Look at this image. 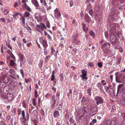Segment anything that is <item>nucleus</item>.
I'll list each match as a JSON object with an SVG mask.
<instances>
[{"label":"nucleus","mask_w":125,"mask_h":125,"mask_svg":"<svg viewBox=\"0 0 125 125\" xmlns=\"http://www.w3.org/2000/svg\"><path fill=\"white\" fill-rule=\"evenodd\" d=\"M91 89L90 88H88L87 89V92L88 95L90 96L91 95Z\"/></svg>","instance_id":"nucleus-29"},{"label":"nucleus","mask_w":125,"mask_h":125,"mask_svg":"<svg viewBox=\"0 0 125 125\" xmlns=\"http://www.w3.org/2000/svg\"><path fill=\"white\" fill-rule=\"evenodd\" d=\"M118 26L117 24L115 23H112L108 26L107 28L109 31V35L110 36H115V35H117L118 31L116 28Z\"/></svg>","instance_id":"nucleus-1"},{"label":"nucleus","mask_w":125,"mask_h":125,"mask_svg":"<svg viewBox=\"0 0 125 125\" xmlns=\"http://www.w3.org/2000/svg\"><path fill=\"white\" fill-rule=\"evenodd\" d=\"M53 115L54 118L58 117L60 115L59 112L56 110L54 111Z\"/></svg>","instance_id":"nucleus-15"},{"label":"nucleus","mask_w":125,"mask_h":125,"mask_svg":"<svg viewBox=\"0 0 125 125\" xmlns=\"http://www.w3.org/2000/svg\"><path fill=\"white\" fill-rule=\"evenodd\" d=\"M78 36L77 33L74 34L72 36V42L77 45H80L81 44L80 40L78 39Z\"/></svg>","instance_id":"nucleus-2"},{"label":"nucleus","mask_w":125,"mask_h":125,"mask_svg":"<svg viewBox=\"0 0 125 125\" xmlns=\"http://www.w3.org/2000/svg\"><path fill=\"white\" fill-rule=\"evenodd\" d=\"M9 72L10 74H11L12 75L13 74H14L13 70L10 69L9 70Z\"/></svg>","instance_id":"nucleus-42"},{"label":"nucleus","mask_w":125,"mask_h":125,"mask_svg":"<svg viewBox=\"0 0 125 125\" xmlns=\"http://www.w3.org/2000/svg\"><path fill=\"white\" fill-rule=\"evenodd\" d=\"M34 123L35 125H37V123L38 121L36 120H33L32 121Z\"/></svg>","instance_id":"nucleus-38"},{"label":"nucleus","mask_w":125,"mask_h":125,"mask_svg":"<svg viewBox=\"0 0 125 125\" xmlns=\"http://www.w3.org/2000/svg\"><path fill=\"white\" fill-rule=\"evenodd\" d=\"M97 65L99 67H101L102 66V65L101 62H99L97 63Z\"/></svg>","instance_id":"nucleus-54"},{"label":"nucleus","mask_w":125,"mask_h":125,"mask_svg":"<svg viewBox=\"0 0 125 125\" xmlns=\"http://www.w3.org/2000/svg\"><path fill=\"white\" fill-rule=\"evenodd\" d=\"M41 115H44L45 113L44 110L43 109H41Z\"/></svg>","instance_id":"nucleus-48"},{"label":"nucleus","mask_w":125,"mask_h":125,"mask_svg":"<svg viewBox=\"0 0 125 125\" xmlns=\"http://www.w3.org/2000/svg\"><path fill=\"white\" fill-rule=\"evenodd\" d=\"M20 14L19 12L16 13L14 14L13 15V18L15 19L16 17Z\"/></svg>","instance_id":"nucleus-37"},{"label":"nucleus","mask_w":125,"mask_h":125,"mask_svg":"<svg viewBox=\"0 0 125 125\" xmlns=\"http://www.w3.org/2000/svg\"><path fill=\"white\" fill-rule=\"evenodd\" d=\"M43 4H44V6L46 7V6H47V3L45 0H43Z\"/></svg>","instance_id":"nucleus-62"},{"label":"nucleus","mask_w":125,"mask_h":125,"mask_svg":"<svg viewBox=\"0 0 125 125\" xmlns=\"http://www.w3.org/2000/svg\"><path fill=\"white\" fill-rule=\"evenodd\" d=\"M85 18L86 21L88 22H89L91 21V18L88 16L87 14H86L85 16Z\"/></svg>","instance_id":"nucleus-17"},{"label":"nucleus","mask_w":125,"mask_h":125,"mask_svg":"<svg viewBox=\"0 0 125 125\" xmlns=\"http://www.w3.org/2000/svg\"><path fill=\"white\" fill-rule=\"evenodd\" d=\"M51 56L50 55H49L46 56L45 59V61H47L49 60V59L50 58Z\"/></svg>","instance_id":"nucleus-47"},{"label":"nucleus","mask_w":125,"mask_h":125,"mask_svg":"<svg viewBox=\"0 0 125 125\" xmlns=\"http://www.w3.org/2000/svg\"><path fill=\"white\" fill-rule=\"evenodd\" d=\"M97 86L98 88H100V89L102 90V88H103V86L101 83H98L97 84Z\"/></svg>","instance_id":"nucleus-30"},{"label":"nucleus","mask_w":125,"mask_h":125,"mask_svg":"<svg viewBox=\"0 0 125 125\" xmlns=\"http://www.w3.org/2000/svg\"><path fill=\"white\" fill-rule=\"evenodd\" d=\"M94 63L93 62H89L88 64V65L90 67H93L94 66Z\"/></svg>","instance_id":"nucleus-34"},{"label":"nucleus","mask_w":125,"mask_h":125,"mask_svg":"<svg viewBox=\"0 0 125 125\" xmlns=\"http://www.w3.org/2000/svg\"><path fill=\"white\" fill-rule=\"evenodd\" d=\"M113 9L111 10V13L110 14L109 18L111 17V18L114 20H115L118 19V16L117 15V14L116 13L112 12V10Z\"/></svg>","instance_id":"nucleus-8"},{"label":"nucleus","mask_w":125,"mask_h":125,"mask_svg":"<svg viewBox=\"0 0 125 125\" xmlns=\"http://www.w3.org/2000/svg\"><path fill=\"white\" fill-rule=\"evenodd\" d=\"M22 106L24 107V108H26V105L25 103L24 102H23L22 103Z\"/></svg>","instance_id":"nucleus-61"},{"label":"nucleus","mask_w":125,"mask_h":125,"mask_svg":"<svg viewBox=\"0 0 125 125\" xmlns=\"http://www.w3.org/2000/svg\"><path fill=\"white\" fill-rule=\"evenodd\" d=\"M36 27L42 31L44 30V29H46L47 28L46 25L43 23H40L39 25H36Z\"/></svg>","instance_id":"nucleus-10"},{"label":"nucleus","mask_w":125,"mask_h":125,"mask_svg":"<svg viewBox=\"0 0 125 125\" xmlns=\"http://www.w3.org/2000/svg\"><path fill=\"white\" fill-rule=\"evenodd\" d=\"M69 115H68L67 114L65 115V118L67 120H69Z\"/></svg>","instance_id":"nucleus-57"},{"label":"nucleus","mask_w":125,"mask_h":125,"mask_svg":"<svg viewBox=\"0 0 125 125\" xmlns=\"http://www.w3.org/2000/svg\"><path fill=\"white\" fill-rule=\"evenodd\" d=\"M101 83L103 85H104L106 84V82L104 80H102L101 81Z\"/></svg>","instance_id":"nucleus-50"},{"label":"nucleus","mask_w":125,"mask_h":125,"mask_svg":"<svg viewBox=\"0 0 125 125\" xmlns=\"http://www.w3.org/2000/svg\"><path fill=\"white\" fill-rule=\"evenodd\" d=\"M109 48H106L104 51V52L107 54L110 52V51L109 49L110 48V47H109Z\"/></svg>","instance_id":"nucleus-19"},{"label":"nucleus","mask_w":125,"mask_h":125,"mask_svg":"<svg viewBox=\"0 0 125 125\" xmlns=\"http://www.w3.org/2000/svg\"><path fill=\"white\" fill-rule=\"evenodd\" d=\"M30 13L28 12H27V11H26L24 13V16L26 17H29V16H30Z\"/></svg>","instance_id":"nucleus-21"},{"label":"nucleus","mask_w":125,"mask_h":125,"mask_svg":"<svg viewBox=\"0 0 125 125\" xmlns=\"http://www.w3.org/2000/svg\"><path fill=\"white\" fill-rule=\"evenodd\" d=\"M18 4L17 2H15L14 3L13 6L15 8H16L18 6Z\"/></svg>","instance_id":"nucleus-53"},{"label":"nucleus","mask_w":125,"mask_h":125,"mask_svg":"<svg viewBox=\"0 0 125 125\" xmlns=\"http://www.w3.org/2000/svg\"><path fill=\"white\" fill-rule=\"evenodd\" d=\"M123 85L122 84H119L118 86L117 87V94L120 91L121 92H122L124 89L125 88H123V90H120V89L123 86Z\"/></svg>","instance_id":"nucleus-14"},{"label":"nucleus","mask_w":125,"mask_h":125,"mask_svg":"<svg viewBox=\"0 0 125 125\" xmlns=\"http://www.w3.org/2000/svg\"><path fill=\"white\" fill-rule=\"evenodd\" d=\"M89 13L91 15H93V10H90L89 11Z\"/></svg>","instance_id":"nucleus-63"},{"label":"nucleus","mask_w":125,"mask_h":125,"mask_svg":"<svg viewBox=\"0 0 125 125\" xmlns=\"http://www.w3.org/2000/svg\"><path fill=\"white\" fill-rule=\"evenodd\" d=\"M41 99L40 98H39L38 99V105L39 106H40V103L41 102Z\"/></svg>","instance_id":"nucleus-55"},{"label":"nucleus","mask_w":125,"mask_h":125,"mask_svg":"<svg viewBox=\"0 0 125 125\" xmlns=\"http://www.w3.org/2000/svg\"><path fill=\"white\" fill-rule=\"evenodd\" d=\"M125 74L124 73L120 74L118 76H116L115 77V79L117 82L121 83L123 79L124 78Z\"/></svg>","instance_id":"nucleus-5"},{"label":"nucleus","mask_w":125,"mask_h":125,"mask_svg":"<svg viewBox=\"0 0 125 125\" xmlns=\"http://www.w3.org/2000/svg\"><path fill=\"white\" fill-rule=\"evenodd\" d=\"M9 13V11L7 9H5L4 11V13L5 15H7Z\"/></svg>","instance_id":"nucleus-40"},{"label":"nucleus","mask_w":125,"mask_h":125,"mask_svg":"<svg viewBox=\"0 0 125 125\" xmlns=\"http://www.w3.org/2000/svg\"><path fill=\"white\" fill-rule=\"evenodd\" d=\"M91 113L93 114H92V115L93 116L95 115L96 113V111H94L93 110H91Z\"/></svg>","instance_id":"nucleus-43"},{"label":"nucleus","mask_w":125,"mask_h":125,"mask_svg":"<svg viewBox=\"0 0 125 125\" xmlns=\"http://www.w3.org/2000/svg\"><path fill=\"white\" fill-rule=\"evenodd\" d=\"M0 20L4 23L6 21V20L4 18H1L0 19Z\"/></svg>","instance_id":"nucleus-49"},{"label":"nucleus","mask_w":125,"mask_h":125,"mask_svg":"<svg viewBox=\"0 0 125 125\" xmlns=\"http://www.w3.org/2000/svg\"><path fill=\"white\" fill-rule=\"evenodd\" d=\"M84 115V114H83V115L80 116L79 117V119L80 120H81L82 121V119L84 117V116H83Z\"/></svg>","instance_id":"nucleus-56"},{"label":"nucleus","mask_w":125,"mask_h":125,"mask_svg":"<svg viewBox=\"0 0 125 125\" xmlns=\"http://www.w3.org/2000/svg\"><path fill=\"white\" fill-rule=\"evenodd\" d=\"M10 79V78L7 76L6 74H4L0 77V83H7Z\"/></svg>","instance_id":"nucleus-3"},{"label":"nucleus","mask_w":125,"mask_h":125,"mask_svg":"<svg viewBox=\"0 0 125 125\" xmlns=\"http://www.w3.org/2000/svg\"><path fill=\"white\" fill-rule=\"evenodd\" d=\"M73 78L76 81H77L78 78L77 77V75L76 74H75L73 76Z\"/></svg>","instance_id":"nucleus-51"},{"label":"nucleus","mask_w":125,"mask_h":125,"mask_svg":"<svg viewBox=\"0 0 125 125\" xmlns=\"http://www.w3.org/2000/svg\"><path fill=\"white\" fill-rule=\"evenodd\" d=\"M7 100L8 101L11 100L13 99V94L11 93H7Z\"/></svg>","instance_id":"nucleus-13"},{"label":"nucleus","mask_w":125,"mask_h":125,"mask_svg":"<svg viewBox=\"0 0 125 125\" xmlns=\"http://www.w3.org/2000/svg\"><path fill=\"white\" fill-rule=\"evenodd\" d=\"M42 42L44 47H47L48 46V45L46 41L42 39Z\"/></svg>","instance_id":"nucleus-16"},{"label":"nucleus","mask_w":125,"mask_h":125,"mask_svg":"<svg viewBox=\"0 0 125 125\" xmlns=\"http://www.w3.org/2000/svg\"><path fill=\"white\" fill-rule=\"evenodd\" d=\"M10 65L11 66H14L15 63L13 60H11L10 62Z\"/></svg>","instance_id":"nucleus-27"},{"label":"nucleus","mask_w":125,"mask_h":125,"mask_svg":"<svg viewBox=\"0 0 125 125\" xmlns=\"http://www.w3.org/2000/svg\"><path fill=\"white\" fill-rule=\"evenodd\" d=\"M110 44L109 42H106L104 43L101 46V48L102 49H103L104 48L108 46H110Z\"/></svg>","instance_id":"nucleus-18"},{"label":"nucleus","mask_w":125,"mask_h":125,"mask_svg":"<svg viewBox=\"0 0 125 125\" xmlns=\"http://www.w3.org/2000/svg\"><path fill=\"white\" fill-rule=\"evenodd\" d=\"M82 74L80 76V77L82 78V80L84 81H86L88 78L86 76H87V71L84 69L81 72Z\"/></svg>","instance_id":"nucleus-7"},{"label":"nucleus","mask_w":125,"mask_h":125,"mask_svg":"<svg viewBox=\"0 0 125 125\" xmlns=\"http://www.w3.org/2000/svg\"><path fill=\"white\" fill-rule=\"evenodd\" d=\"M54 16L57 19L59 18L61 15V14L59 11V9L57 8L54 10Z\"/></svg>","instance_id":"nucleus-11"},{"label":"nucleus","mask_w":125,"mask_h":125,"mask_svg":"<svg viewBox=\"0 0 125 125\" xmlns=\"http://www.w3.org/2000/svg\"><path fill=\"white\" fill-rule=\"evenodd\" d=\"M39 9L41 11H42L43 12H45V9L44 8H39Z\"/></svg>","instance_id":"nucleus-58"},{"label":"nucleus","mask_w":125,"mask_h":125,"mask_svg":"<svg viewBox=\"0 0 125 125\" xmlns=\"http://www.w3.org/2000/svg\"><path fill=\"white\" fill-rule=\"evenodd\" d=\"M87 108L86 107H83L82 109V111H83V114L84 113H87Z\"/></svg>","instance_id":"nucleus-22"},{"label":"nucleus","mask_w":125,"mask_h":125,"mask_svg":"<svg viewBox=\"0 0 125 125\" xmlns=\"http://www.w3.org/2000/svg\"><path fill=\"white\" fill-rule=\"evenodd\" d=\"M27 6V3H25L24 4L22 5V8L23 9L25 10L26 9Z\"/></svg>","instance_id":"nucleus-26"},{"label":"nucleus","mask_w":125,"mask_h":125,"mask_svg":"<svg viewBox=\"0 0 125 125\" xmlns=\"http://www.w3.org/2000/svg\"><path fill=\"white\" fill-rule=\"evenodd\" d=\"M55 78V76L54 75H52L51 80L52 81H53Z\"/></svg>","instance_id":"nucleus-59"},{"label":"nucleus","mask_w":125,"mask_h":125,"mask_svg":"<svg viewBox=\"0 0 125 125\" xmlns=\"http://www.w3.org/2000/svg\"><path fill=\"white\" fill-rule=\"evenodd\" d=\"M10 118H11L10 116L9 115H7V116L6 117V121H8L10 119Z\"/></svg>","instance_id":"nucleus-45"},{"label":"nucleus","mask_w":125,"mask_h":125,"mask_svg":"<svg viewBox=\"0 0 125 125\" xmlns=\"http://www.w3.org/2000/svg\"><path fill=\"white\" fill-rule=\"evenodd\" d=\"M76 49H73L72 50V53H73L72 54L73 55H74L75 54H76Z\"/></svg>","instance_id":"nucleus-46"},{"label":"nucleus","mask_w":125,"mask_h":125,"mask_svg":"<svg viewBox=\"0 0 125 125\" xmlns=\"http://www.w3.org/2000/svg\"><path fill=\"white\" fill-rule=\"evenodd\" d=\"M59 76L60 78V80L62 82L64 79V76L63 73H61L60 74Z\"/></svg>","instance_id":"nucleus-23"},{"label":"nucleus","mask_w":125,"mask_h":125,"mask_svg":"<svg viewBox=\"0 0 125 125\" xmlns=\"http://www.w3.org/2000/svg\"><path fill=\"white\" fill-rule=\"evenodd\" d=\"M20 73H21V74L23 78H24V74L23 71V70L22 69H21L20 70Z\"/></svg>","instance_id":"nucleus-44"},{"label":"nucleus","mask_w":125,"mask_h":125,"mask_svg":"<svg viewBox=\"0 0 125 125\" xmlns=\"http://www.w3.org/2000/svg\"><path fill=\"white\" fill-rule=\"evenodd\" d=\"M21 115L22 117H21L20 120L22 124L25 123L27 121V119L25 118V112L23 110L21 112Z\"/></svg>","instance_id":"nucleus-9"},{"label":"nucleus","mask_w":125,"mask_h":125,"mask_svg":"<svg viewBox=\"0 0 125 125\" xmlns=\"http://www.w3.org/2000/svg\"><path fill=\"white\" fill-rule=\"evenodd\" d=\"M31 2L35 6L36 8L37 9H39V5L38 2L37 0H32Z\"/></svg>","instance_id":"nucleus-12"},{"label":"nucleus","mask_w":125,"mask_h":125,"mask_svg":"<svg viewBox=\"0 0 125 125\" xmlns=\"http://www.w3.org/2000/svg\"><path fill=\"white\" fill-rule=\"evenodd\" d=\"M38 96V92L37 90H35L34 91V97L35 98H37Z\"/></svg>","instance_id":"nucleus-31"},{"label":"nucleus","mask_w":125,"mask_h":125,"mask_svg":"<svg viewBox=\"0 0 125 125\" xmlns=\"http://www.w3.org/2000/svg\"><path fill=\"white\" fill-rule=\"evenodd\" d=\"M115 35V36L112 35L111 36H110V41L112 44L113 45H116L118 44V41L117 39H116V35Z\"/></svg>","instance_id":"nucleus-4"},{"label":"nucleus","mask_w":125,"mask_h":125,"mask_svg":"<svg viewBox=\"0 0 125 125\" xmlns=\"http://www.w3.org/2000/svg\"><path fill=\"white\" fill-rule=\"evenodd\" d=\"M94 99L96 101V104L97 105L100 104H102L104 102L103 99L99 96H97L95 97Z\"/></svg>","instance_id":"nucleus-6"},{"label":"nucleus","mask_w":125,"mask_h":125,"mask_svg":"<svg viewBox=\"0 0 125 125\" xmlns=\"http://www.w3.org/2000/svg\"><path fill=\"white\" fill-rule=\"evenodd\" d=\"M26 9H27V10L31 12V9L28 6H27Z\"/></svg>","instance_id":"nucleus-52"},{"label":"nucleus","mask_w":125,"mask_h":125,"mask_svg":"<svg viewBox=\"0 0 125 125\" xmlns=\"http://www.w3.org/2000/svg\"><path fill=\"white\" fill-rule=\"evenodd\" d=\"M52 101L53 102V103L55 104L56 101L55 99V96L54 95H53L52 97Z\"/></svg>","instance_id":"nucleus-41"},{"label":"nucleus","mask_w":125,"mask_h":125,"mask_svg":"<svg viewBox=\"0 0 125 125\" xmlns=\"http://www.w3.org/2000/svg\"><path fill=\"white\" fill-rule=\"evenodd\" d=\"M72 92V91L71 90H70L69 92L68 93L67 95L68 97H69L70 96V94H71V93Z\"/></svg>","instance_id":"nucleus-60"},{"label":"nucleus","mask_w":125,"mask_h":125,"mask_svg":"<svg viewBox=\"0 0 125 125\" xmlns=\"http://www.w3.org/2000/svg\"><path fill=\"white\" fill-rule=\"evenodd\" d=\"M92 6L90 4H88L87 5V9L88 10L92 8Z\"/></svg>","instance_id":"nucleus-32"},{"label":"nucleus","mask_w":125,"mask_h":125,"mask_svg":"<svg viewBox=\"0 0 125 125\" xmlns=\"http://www.w3.org/2000/svg\"><path fill=\"white\" fill-rule=\"evenodd\" d=\"M73 5V2L72 1H71L70 2V7H72Z\"/></svg>","instance_id":"nucleus-64"},{"label":"nucleus","mask_w":125,"mask_h":125,"mask_svg":"<svg viewBox=\"0 0 125 125\" xmlns=\"http://www.w3.org/2000/svg\"><path fill=\"white\" fill-rule=\"evenodd\" d=\"M82 25L83 26V30L85 31H86L88 29L87 28V27L86 28V29H85V26L84 23H83Z\"/></svg>","instance_id":"nucleus-28"},{"label":"nucleus","mask_w":125,"mask_h":125,"mask_svg":"<svg viewBox=\"0 0 125 125\" xmlns=\"http://www.w3.org/2000/svg\"><path fill=\"white\" fill-rule=\"evenodd\" d=\"M20 20L21 21L23 24L25 25V18L24 17H23L21 18L20 19Z\"/></svg>","instance_id":"nucleus-20"},{"label":"nucleus","mask_w":125,"mask_h":125,"mask_svg":"<svg viewBox=\"0 0 125 125\" xmlns=\"http://www.w3.org/2000/svg\"><path fill=\"white\" fill-rule=\"evenodd\" d=\"M116 123V121L115 120L112 121L110 123V125H115Z\"/></svg>","instance_id":"nucleus-39"},{"label":"nucleus","mask_w":125,"mask_h":125,"mask_svg":"<svg viewBox=\"0 0 125 125\" xmlns=\"http://www.w3.org/2000/svg\"><path fill=\"white\" fill-rule=\"evenodd\" d=\"M45 97L47 99H50L51 97L49 94H47L45 95Z\"/></svg>","instance_id":"nucleus-35"},{"label":"nucleus","mask_w":125,"mask_h":125,"mask_svg":"<svg viewBox=\"0 0 125 125\" xmlns=\"http://www.w3.org/2000/svg\"><path fill=\"white\" fill-rule=\"evenodd\" d=\"M89 101V99L88 98H85L84 101V104H87Z\"/></svg>","instance_id":"nucleus-25"},{"label":"nucleus","mask_w":125,"mask_h":125,"mask_svg":"<svg viewBox=\"0 0 125 125\" xmlns=\"http://www.w3.org/2000/svg\"><path fill=\"white\" fill-rule=\"evenodd\" d=\"M95 0H87L85 3L86 4H88L90 1L93 3L94 2Z\"/></svg>","instance_id":"nucleus-36"},{"label":"nucleus","mask_w":125,"mask_h":125,"mask_svg":"<svg viewBox=\"0 0 125 125\" xmlns=\"http://www.w3.org/2000/svg\"><path fill=\"white\" fill-rule=\"evenodd\" d=\"M32 103L33 105L34 106H36V100L34 98H33L32 99Z\"/></svg>","instance_id":"nucleus-24"},{"label":"nucleus","mask_w":125,"mask_h":125,"mask_svg":"<svg viewBox=\"0 0 125 125\" xmlns=\"http://www.w3.org/2000/svg\"><path fill=\"white\" fill-rule=\"evenodd\" d=\"M89 34L93 37H94V33L93 31H90L89 32Z\"/></svg>","instance_id":"nucleus-33"}]
</instances>
